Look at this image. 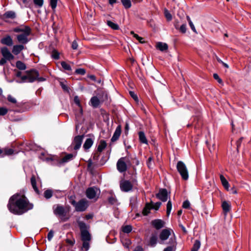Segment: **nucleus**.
I'll list each match as a JSON object with an SVG mask.
<instances>
[{"instance_id":"5fc2aeb1","label":"nucleus","mask_w":251,"mask_h":251,"mask_svg":"<svg viewBox=\"0 0 251 251\" xmlns=\"http://www.w3.org/2000/svg\"><path fill=\"white\" fill-rule=\"evenodd\" d=\"M58 0H50V6L52 9L56 8Z\"/></svg>"},{"instance_id":"4468645a","label":"nucleus","mask_w":251,"mask_h":251,"mask_svg":"<svg viewBox=\"0 0 251 251\" xmlns=\"http://www.w3.org/2000/svg\"><path fill=\"white\" fill-rule=\"evenodd\" d=\"M122 132V127L121 125L118 126L112 137L111 138V142H114L116 141L119 138Z\"/></svg>"},{"instance_id":"4be33fe9","label":"nucleus","mask_w":251,"mask_h":251,"mask_svg":"<svg viewBox=\"0 0 251 251\" xmlns=\"http://www.w3.org/2000/svg\"><path fill=\"white\" fill-rule=\"evenodd\" d=\"M93 140L91 138H87L83 145V148L85 151H87L89 150L93 144Z\"/></svg>"},{"instance_id":"69168bd1","label":"nucleus","mask_w":251,"mask_h":251,"mask_svg":"<svg viewBox=\"0 0 251 251\" xmlns=\"http://www.w3.org/2000/svg\"><path fill=\"white\" fill-rule=\"evenodd\" d=\"M82 114L80 115V108H79V111L78 113L75 114V117L77 121H79L81 119Z\"/></svg>"},{"instance_id":"052dcab7","label":"nucleus","mask_w":251,"mask_h":251,"mask_svg":"<svg viewBox=\"0 0 251 251\" xmlns=\"http://www.w3.org/2000/svg\"><path fill=\"white\" fill-rule=\"evenodd\" d=\"M75 72L78 74L83 75L85 74V71L83 69H76Z\"/></svg>"},{"instance_id":"8fccbe9b","label":"nucleus","mask_w":251,"mask_h":251,"mask_svg":"<svg viewBox=\"0 0 251 251\" xmlns=\"http://www.w3.org/2000/svg\"><path fill=\"white\" fill-rule=\"evenodd\" d=\"M4 154L10 155L14 153V151L12 149H5L4 150Z\"/></svg>"},{"instance_id":"423d86ee","label":"nucleus","mask_w":251,"mask_h":251,"mask_svg":"<svg viewBox=\"0 0 251 251\" xmlns=\"http://www.w3.org/2000/svg\"><path fill=\"white\" fill-rule=\"evenodd\" d=\"M120 187L122 191L128 192L132 190L133 185L129 180L122 179L120 182Z\"/></svg>"},{"instance_id":"0eeeda50","label":"nucleus","mask_w":251,"mask_h":251,"mask_svg":"<svg viewBox=\"0 0 251 251\" xmlns=\"http://www.w3.org/2000/svg\"><path fill=\"white\" fill-rule=\"evenodd\" d=\"M156 197L163 202H165L168 200V194L166 188H160L158 193L156 194Z\"/></svg>"},{"instance_id":"e433bc0d","label":"nucleus","mask_w":251,"mask_h":251,"mask_svg":"<svg viewBox=\"0 0 251 251\" xmlns=\"http://www.w3.org/2000/svg\"><path fill=\"white\" fill-rule=\"evenodd\" d=\"M151 209H154L156 210H157L159 209V207H160L161 205V202H156L155 203H153L152 201L151 202Z\"/></svg>"},{"instance_id":"58836bf2","label":"nucleus","mask_w":251,"mask_h":251,"mask_svg":"<svg viewBox=\"0 0 251 251\" xmlns=\"http://www.w3.org/2000/svg\"><path fill=\"white\" fill-rule=\"evenodd\" d=\"M131 34H133V37H135L141 43H145L144 39L143 37L139 36L138 34L134 33L133 31L131 32Z\"/></svg>"},{"instance_id":"393cba45","label":"nucleus","mask_w":251,"mask_h":251,"mask_svg":"<svg viewBox=\"0 0 251 251\" xmlns=\"http://www.w3.org/2000/svg\"><path fill=\"white\" fill-rule=\"evenodd\" d=\"M81 238L83 241H90L91 240V236L90 233L86 230H83L81 231Z\"/></svg>"},{"instance_id":"a211bd4d","label":"nucleus","mask_w":251,"mask_h":251,"mask_svg":"<svg viewBox=\"0 0 251 251\" xmlns=\"http://www.w3.org/2000/svg\"><path fill=\"white\" fill-rule=\"evenodd\" d=\"M14 31L16 32H21V33H30V28L28 26H24L15 28Z\"/></svg>"},{"instance_id":"1a4fd4ad","label":"nucleus","mask_w":251,"mask_h":251,"mask_svg":"<svg viewBox=\"0 0 251 251\" xmlns=\"http://www.w3.org/2000/svg\"><path fill=\"white\" fill-rule=\"evenodd\" d=\"M151 225L156 230H159L165 226V222L161 219H155L151 221Z\"/></svg>"},{"instance_id":"13d9d810","label":"nucleus","mask_w":251,"mask_h":251,"mask_svg":"<svg viewBox=\"0 0 251 251\" xmlns=\"http://www.w3.org/2000/svg\"><path fill=\"white\" fill-rule=\"evenodd\" d=\"M71 47L73 49V50H77V48H78V44L77 43V42L75 41V40H74L72 43V46H71Z\"/></svg>"},{"instance_id":"bf43d9fd","label":"nucleus","mask_w":251,"mask_h":251,"mask_svg":"<svg viewBox=\"0 0 251 251\" xmlns=\"http://www.w3.org/2000/svg\"><path fill=\"white\" fill-rule=\"evenodd\" d=\"M217 61L220 63H221L226 68H229V66L226 63L224 62L221 59H220L218 57H217Z\"/></svg>"},{"instance_id":"473e14b6","label":"nucleus","mask_w":251,"mask_h":251,"mask_svg":"<svg viewBox=\"0 0 251 251\" xmlns=\"http://www.w3.org/2000/svg\"><path fill=\"white\" fill-rule=\"evenodd\" d=\"M31 183L34 191L38 193L39 191L36 186V179L34 176H32L31 178Z\"/></svg>"},{"instance_id":"4d7b16f0","label":"nucleus","mask_w":251,"mask_h":251,"mask_svg":"<svg viewBox=\"0 0 251 251\" xmlns=\"http://www.w3.org/2000/svg\"><path fill=\"white\" fill-rule=\"evenodd\" d=\"M7 99H8V101H9L10 102H11L13 103H15L17 102L16 100L11 95L8 96Z\"/></svg>"},{"instance_id":"a19ab883","label":"nucleus","mask_w":251,"mask_h":251,"mask_svg":"<svg viewBox=\"0 0 251 251\" xmlns=\"http://www.w3.org/2000/svg\"><path fill=\"white\" fill-rule=\"evenodd\" d=\"M164 15H165V16L168 21H170L172 20V15L170 14L169 11L166 9H165L164 10Z\"/></svg>"},{"instance_id":"7ed1b4c3","label":"nucleus","mask_w":251,"mask_h":251,"mask_svg":"<svg viewBox=\"0 0 251 251\" xmlns=\"http://www.w3.org/2000/svg\"><path fill=\"white\" fill-rule=\"evenodd\" d=\"M176 169L182 178L184 180H187L189 178V174L188 169L185 163L181 161H178L176 165Z\"/></svg>"},{"instance_id":"864d4df0","label":"nucleus","mask_w":251,"mask_h":251,"mask_svg":"<svg viewBox=\"0 0 251 251\" xmlns=\"http://www.w3.org/2000/svg\"><path fill=\"white\" fill-rule=\"evenodd\" d=\"M8 110L6 108L1 107L0 108V116L4 115L7 113Z\"/></svg>"},{"instance_id":"de8ad7c7","label":"nucleus","mask_w":251,"mask_h":251,"mask_svg":"<svg viewBox=\"0 0 251 251\" xmlns=\"http://www.w3.org/2000/svg\"><path fill=\"white\" fill-rule=\"evenodd\" d=\"M182 207L185 209H190V203L188 200H186L183 202Z\"/></svg>"},{"instance_id":"3c124183","label":"nucleus","mask_w":251,"mask_h":251,"mask_svg":"<svg viewBox=\"0 0 251 251\" xmlns=\"http://www.w3.org/2000/svg\"><path fill=\"white\" fill-rule=\"evenodd\" d=\"M244 138L243 137H240L236 142V146H237V151H239V148L240 147L241 145L242 142Z\"/></svg>"},{"instance_id":"cd10ccee","label":"nucleus","mask_w":251,"mask_h":251,"mask_svg":"<svg viewBox=\"0 0 251 251\" xmlns=\"http://www.w3.org/2000/svg\"><path fill=\"white\" fill-rule=\"evenodd\" d=\"M151 209V204L150 203H146L142 210V214L144 216H147L150 213Z\"/></svg>"},{"instance_id":"4c0bfd02","label":"nucleus","mask_w":251,"mask_h":251,"mask_svg":"<svg viewBox=\"0 0 251 251\" xmlns=\"http://www.w3.org/2000/svg\"><path fill=\"white\" fill-rule=\"evenodd\" d=\"M172 202L170 200L168 201L167 202V211H166V214H167V216L168 217L170 214V213H171V209H172Z\"/></svg>"},{"instance_id":"6ab92c4d","label":"nucleus","mask_w":251,"mask_h":251,"mask_svg":"<svg viewBox=\"0 0 251 251\" xmlns=\"http://www.w3.org/2000/svg\"><path fill=\"white\" fill-rule=\"evenodd\" d=\"M1 43L8 46H11L13 45V41L11 37L10 36H7L3 38L1 40Z\"/></svg>"},{"instance_id":"f8f14e48","label":"nucleus","mask_w":251,"mask_h":251,"mask_svg":"<svg viewBox=\"0 0 251 251\" xmlns=\"http://www.w3.org/2000/svg\"><path fill=\"white\" fill-rule=\"evenodd\" d=\"M83 137V135H78L75 137L72 143V145L74 146V150H77L80 148L82 144Z\"/></svg>"},{"instance_id":"37998d69","label":"nucleus","mask_w":251,"mask_h":251,"mask_svg":"<svg viewBox=\"0 0 251 251\" xmlns=\"http://www.w3.org/2000/svg\"><path fill=\"white\" fill-rule=\"evenodd\" d=\"M129 94L131 97L136 102H138L139 101V99L138 96L133 91H129Z\"/></svg>"},{"instance_id":"f03ea898","label":"nucleus","mask_w":251,"mask_h":251,"mask_svg":"<svg viewBox=\"0 0 251 251\" xmlns=\"http://www.w3.org/2000/svg\"><path fill=\"white\" fill-rule=\"evenodd\" d=\"M26 75H23L21 77L22 82L26 81L29 82H33L35 80L39 81H43L45 79L42 77H39V73L35 70L27 71L26 72Z\"/></svg>"},{"instance_id":"b1692460","label":"nucleus","mask_w":251,"mask_h":251,"mask_svg":"<svg viewBox=\"0 0 251 251\" xmlns=\"http://www.w3.org/2000/svg\"><path fill=\"white\" fill-rule=\"evenodd\" d=\"M156 48L161 51H164L168 50V46L166 43L158 42L156 44Z\"/></svg>"},{"instance_id":"6e6d98bb","label":"nucleus","mask_w":251,"mask_h":251,"mask_svg":"<svg viewBox=\"0 0 251 251\" xmlns=\"http://www.w3.org/2000/svg\"><path fill=\"white\" fill-rule=\"evenodd\" d=\"M52 57L55 59H59V53L55 51V50H54L52 53V55H51Z\"/></svg>"},{"instance_id":"680f3d73","label":"nucleus","mask_w":251,"mask_h":251,"mask_svg":"<svg viewBox=\"0 0 251 251\" xmlns=\"http://www.w3.org/2000/svg\"><path fill=\"white\" fill-rule=\"evenodd\" d=\"M130 159L132 160V163L134 164L136 166H137L139 164V161L136 158V157H130Z\"/></svg>"},{"instance_id":"2f4dec72","label":"nucleus","mask_w":251,"mask_h":251,"mask_svg":"<svg viewBox=\"0 0 251 251\" xmlns=\"http://www.w3.org/2000/svg\"><path fill=\"white\" fill-rule=\"evenodd\" d=\"M122 231L126 233H130L132 230V226L131 225H126L122 226Z\"/></svg>"},{"instance_id":"5701e85b","label":"nucleus","mask_w":251,"mask_h":251,"mask_svg":"<svg viewBox=\"0 0 251 251\" xmlns=\"http://www.w3.org/2000/svg\"><path fill=\"white\" fill-rule=\"evenodd\" d=\"M220 178L222 184L224 187L227 191L229 190V184L228 182L227 181L226 178L224 177V176L222 175H221L220 176Z\"/></svg>"},{"instance_id":"9b49d317","label":"nucleus","mask_w":251,"mask_h":251,"mask_svg":"<svg viewBox=\"0 0 251 251\" xmlns=\"http://www.w3.org/2000/svg\"><path fill=\"white\" fill-rule=\"evenodd\" d=\"M87 206V201L85 200H81L77 203L75 209L77 211H84L86 209Z\"/></svg>"},{"instance_id":"412c9836","label":"nucleus","mask_w":251,"mask_h":251,"mask_svg":"<svg viewBox=\"0 0 251 251\" xmlns=\"http://www.w3.org/2000/svg\"><path fill=\"white\" fill-rule=\"evenodd\" d=\"M100 101L97 97H93L90 101L89 104L94 108L97 107L100 104Z\"/></svg>"},{"instance_id":"c756f323","label":"nucleus","mask_w":251,"mask_h":251,"mask_svg":"<svg viewBox=\"0 0 251 251\" xmlns=\"http://www.w3.org/2000/svg\"><path fill=\"white\" fill-rule=\"evenodd\" d=\"M201 242L198 240H195L193 247L191 249V251H198L201 247Z\"/></svg>"},{"instance_id":"ddd939ff","label":"nucleus","mask_w":251,"mask_h":251,"mask_svg":"<svg viewBox=\"0 0 251 251\" xmlns=\"http://www.w3.org/2000/svg\"><path fill=\"white\" fill-rule=\"evenodd\" d=\"M1 53L3 57L6 58L7 60L10 61L13 60L14 58V56L6 47H3L1 49Z\"/></svg>"},{"instance_id":"a18cd8bd","label":"nucleus","mask_w":251,"mask_h":251,"mask_svg":"<svg viewBox=\"0 0 251 251\" xmlns=\"http://www.w3.org/2000/svg\"><path fill=\"white\" fill-rule=\"evenodd\" d=\"M186 24H183L180 27H179L178 30H179L181 33L184 34L186 33Z\"/></svg>"},{"instance_id":"e2e57ef3","label":"nucleus","mask_w":251,"mask_h":251,"mask_svg":"<svg viewBox=\"0 0 251 251\" xmlns=\"http://www.w3.org/2000/svg\"><path fill=\"white\" fill-rule=\"evenodd\" d=\"M53 236V232L52 230H50L48 234V239L49 241H50Z\"/></svg>"},{"instance_id":"338daca9","label":"nucleus","mask_w":251,"mask_h":251,"mask_svg":"<svg viewBox=\"0 0 251 251\" xmlns=\"http://www.w3.org/2000/svg\"><path fill=\"white\" fill-rule=\"evenodd\" d=\"M189 25L191 29L193 30V31L196 33H197V30L195 28V27L193 22H190V23H189Z\"/></svg>"},{"instance_id":"dca6fc26","label":"nucleus","mask_w":251,"mask_h":251,"mask_svg":"<svg viewBox=\"0 0 251 251\" xmlns=\"http://www.w3.org/2000/svg\"><path fill=\"white\" fill-rule=\"evenodd\" d=\"M30 33H21L17 35V38L18 42L22 44H26L28 42V40L27 37L29 35Z\"/></svg>"},{"instance_id":"c03bdc74","label":"nucleus","mask_w":251,"mask_h":251,"mask_svg":"<svg viewBox=\"0 0 251 251\" xmlns=\"http://www.w3.org/2000/svg\"><path fill=\"white\" fill-rule=\"evenodd\" d=\"M74 157L73 154H69L64 157L62 159V161L64 162H67L72 159Z\"/></svg>"},{"instance_id":"6e6552de","label":"nucleus","mask_w":251,"mask_h":251,"mask_svg":"<svg viewBox=\"0 0 251 251\" xmlns=\"http://www.w3.org/2000/svg\"><path fill=\"white\" fill-rule=\"evenodd\" d=\"M172 230L170 228H166L162 230L159 235V238L160 240L159 243L162 244V242L167 240L171 234V231Z\"/></svg>"},{"instance_id":"f704fd0d","label":"nucleus","mask_w":251,"mask_h":251,"mask_svg":"<svg viewBox=\"0 0 251 251\" xmlns=\"http://www.w3.org/2000/svg\"><path fill=\"white\" fill-rule=\"evenodd\" d=\"M106 146V143L104 141H101L98 147V151L99 152H101L103 151L104 149L105 148Z\"/></svg>"},{"instance_id":"79ce46f5","label":"nucleus","mask_w":251,"mask_h":251,"mask_svg":"<svg viewBox=\"0 0 251 251\" xmlns=\"http://www.w3.org/2000/svg\"><path fill=\"white\" fill-rule=\"evenodd\" d=\"M111 29L115 30H118L120 29V28L117 24H116L113 21H111Z\"/></svg>"},{"instance_id":"7c9ffc66","label":"nucleus","mask_w":251,"mask_h":251,"mask_svg":"<svg viewBox=\"0 0 251 251\" xmlns=\"http://www.w3.org/2000/svg\"><path fill=\"white\" fill-rule=\"evenodd\" d=\"M121 2L125 9H129L131 6V1L130 0H121Z\"/></svg>"},{"instance_id":"72a5a7b5","label":"nucleus","mask_w":251,"mask_h":251,"mask_svg":"<svg viewBox=\"0 0 251 251\" xmlns=\"http://www.w3.org/2000/svg\"><path fill=\"white\" fill-rule=\"evenodd\" d=\"M16 67L19 70H25L26 69L25 65L21 61H18L16 64Z\"/></svg>"},{"instance_id":"39448f33","label":"nucleus","mask_w":251,"mask_h":251,"mask_svg":"<svg viewBox=\"0 0 251 251\" xmlns=\"http://www.w3.org/2000/svg\"><path fill=\"white\" fill-rule=\"evenodd\" d=\"M100 191L97 187H90L87 189L86 195L89 199H95L96 200L100 195Z\"/></svg>"},{"instance_id":"774afa93","label":"nucleus","mask_w":251,"mask_h":251,"mask_svg":"<svg viewBox=\"0 0 251 251\" xmlns=\"http://www.w3.org/2000/svg\"><path fill=\"white\" fill-rule=\"evenodd\" d=\"M179 226L181 228L184 233L186 234L187 233V230L186 229L185 227L182 225V224L179 223Z\"/></svg>"},{"instance_id":"f3484780","label":"nucleus","mask_w":251,"mask_h":251,"mask_svg":"<svg viewBox=\"0 0 251 251\" xmlns=\"http://www.w3.org/2000/svg\"><path fill=\"white\" fill-rule=\"evenodd\" d=\"M222 207L223 212L225 215H226L231 210V205L230 203L226 201H223L222 203Z\"/></svg>"},{"instance_id":"20e7f679","label":"nucleus","mask_w":251,"mask_h":251,"mask_svg":"<svg viewBox=\"0 0 251 251\" xmlns=\"http://www.w3.org/2000/svg\"><path fill=\"white\" fill-rule=\"evenodd\" d=\"M131 165V163L129 160V156L127 157H122L118 161L117 163V168L120 173H123L127 170V164Z\"/></svg>"},{"instance_id":"09e8293b","label":"nucleus","mask_w":251,"mask_h":251,"mask_svg":"<svg viewBox=\"0 0 251 251\" xmlns=\"http://www.w3.org/2000/svg\"><path fill=\"white\" fill-rule=\"evenodd\" d=\"M89 241H83L82 248L84 249L86 251H88L89 249Z\"/></svg>"},{"instance_id":"c9c22d12","label":"nucleus","mask_w":251,"mask_h":251,"mask_svg":"<svg viewBox=\"0 0 251 251\" xmlns=\"http://www.w3.org/2000/svg\"><path fill=\"white\" fill-rule=\"evenodd\" d=\"M52 191L50 189L46 190L44 193V197L47 199L50 198L52 196Z\"/></svg>"},{"instance_id":"bb28decb","label":"nucleus","mask_w":251,"mask_h":251,"mask_svg":"<svg viewBox=\"0 0 251 251\" xmlns=\"http://www.w3.org/2000/svg\"><path fill=\"white\" fill-rule=\"evenodd\" d=\"M24 48V46L19 45H15L13 46L12 52L15 54H18Z\"/></svg>"},{"instance_id":"a878e982","label":"nucleus","mask_w":251,"mask_h":251,"mask_svg":"<svg viewBox=\"0 0 251 251\" xmlns=\"http://www.w3.org/2000/svg\"><path fill=\"white\" fill-rule=\"evenodd\" d=\"M138 135L140 142L141 143L148 144V140L146 138L145 133L142 131H140L139 132Z\"/></svg>"},{"instance_id":"603ef678","label":"nucleus","mask_w":251,"mask_h":251,"mask_svg":"<svg viewBox=\"0 0 251 251\" xmlns=\"http://www.w3.org/2000/svg\"><path fill=\"white\" fill-rule=\"evenodd\" d=\"M213 77L216 80L218 83L220 84L223 83V80L222 79L219 77V75L217 74H213Z\"/></svg>"},{"instance_id":"9d476101","label":"nucleus","mask_w":251,"mask_h":251,"mask_svg":"<svg viewBox=\"0 0 251 251\" xmlns=\"http://www.w3.org/2000/svg\"><path fill=\"white\" fill-rule=\"evenodd\" d=\"M158 242V232L154 231L152 232L150 237L148 245L151 247L156 246Z\"/></svg>"},{"instance_id":"0e129e2a","label":"nucleus","mask_w":251,"mask_h":251,"mask_svg":"<svg viewBox=\"0 0 251 251\" xmlns=\"http://www.w3.org/2000/svg\"><path fill=\"white\" fill-rule=\"evenodd\" d=\"M152 157H150L147 161V165L148 166V167L149 168H151V162L152 161Z\"/></svg>"},{"instance_id":"c85d7f7f","label":"nucleus","mask_w":251,"mask_h":251,"mask_svg":"<svg viewBox=\"0 0 251 251\" xmlns=\"http://www.w3.org/2000/svg\"><path fill=\"white\" fill-rule=\"evenodd\" d=\"M74 101V102L78 106L79 108H80V114L81 115L83 110L79 97L77 96H75Z\"/></svg>"},{"instance_id":"2eb2a0df","label":"nucleus","mask_w":251,"mask_h":251,"mask_svg":"<svg viewBox=\"0 0 251 251\" xmlns=\"http://www.w3.org/2000/svg\"><path fill=\"white\" fill-rule=\"evenodd\" d=\"M169 243L171 245L165 248L163 251H175L176 245V239L172 237L170 238Z\"/></svg>"},{"instance_id":"aec40b11","label":"nucleus","mask_w":251,"mask_h":251,"mask_svg":"<svg viewBox=\"0 0 251 251\" xmlns=\"http://www.w3.org/2000/svg\"><path fill=\"white\" fill-rule=\"evenodd\" d=\"M54 213L56 215L62 216L64 214L65 209L62 206L57 205L54 209Z\"/></svg>"},{"instance_id":"ea45409f","label":"nucleus","mask_w":251,"mask_h":251,"mask_svg":"<svg viewBox=\"0 0 251 251\" xmlns=\"http://www.w3.org/2000/svg\"><path fill=\"white\" fill-rule=\"evenodd\" d=\"M61 65L64 69L67 70V71H71V70H72L71 67L70 66V65L69 64H68L66 62H65L64 61H62L61 63Z\"/></svg>"},{"instance_id":"49530a36","label":"nucleus","mask_w":251,"mask_h":251,"mask_svg":"<svg viewBox=\"0 0 251 251\" xmlns=\"http://www.w3.org/2000/svg\"><path fill=\"white\" fill-rule=\"evenodd\" d=\"M33 2L36 6L41 7L43 5L44 0H33Z\"/></svg>"},{"instance_id":"f257e3e1","label":"nucleus","mask_w":251,"mask_h":251,"mask_svg":"<svg viewBox=\"0 0 251 251\" xmlns=\"http://www.w3.org/2000/svg\"><path fill=\"white\" fill-rule=\"evenodd\" d=\"M9 210L16 215H22L33 208V204L29 203L27 199L24 195L16 194L9 199L7 205Z\"/></svg>"}]
</instances>
